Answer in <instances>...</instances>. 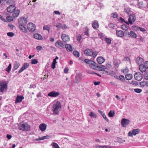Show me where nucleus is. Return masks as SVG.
Here are the masks:
<instances>
[{"instance_id": "obj_23", "label": "nucleus", "mask_w": 148, "mask_h": 148, "mask_svg": "<svg viewBox=\"0 0 148 148\" xmlns=\"http://www.w3.org/2000/svg\"><path fill=\"white\" fill-rule=\"evenodd\" d=\"M97 60L98 63L100 64H101L105 61L104 58L102 57H98L97 59Z\"/></svg>"}, {"instance_id": "obj_27", "label": "nucleus", "mask_w": 148, "mask_h": 148, "mask_svg": "<svg viewBox=\"0 0 148 148\" xmlns=\"http://www.w3.org/2000/svg\"><path fill=\"white\" fill-rule=\"evenodd\" d=\"M46 128V126L45 124L42 123L39 126V128L42 131L45 130Z\"/></svg>"}, {"instance_id": "obj_1", "label": "nucleus", "mask_w": 148, "mask_h": 148, "mask_svg": "<svg viewBox=\"0 0 148 148\" xmlns=\"http://www.w3.org/2000/svg\"><path fill=\"white\" fill-rule=\"evenodd\" d=\"M61 103L58 100L55 101L53 103L52 110L53 113L56 114H58L59 112L61 110Z\"/></svg>"}, {"instance_id": "obj_42", "label": "nucleus", "mask_w": 148, "mask_h": 148, "mask_svg": "<svg viewBox=\"0 0 148 148\" xmlns=\"http://www.w3.org/2000/svg\"><path fill=\"white\" fill-rule=\"evenodd\" d=\"M119 79L122 82H124L125 80L124 77L122 75H120L119 78Z\"/></svg>"}, {"instance_id": "obj_9", "label": "nucleus", "mask_w": 148, "mask_h": 148, "mask_svg": "<svg viewBox=\"0 0 148 148\" xmlns=\"http://www.w3.org/2000/svg\"><path fill=\"white\" fill-rule=\"evenodd\" d=\"M82 76L81 74H77L75 76L74 82L75 83H77L80 82L82 80Z\"/></svg>"}, {"instance_id": "obj_26", "label": "nucleus", "mask_w": 148, "mask_h": 148, "mask_svg": "<svg viewBox=\"0 0 148 148\" xmlns=\"http://www.w3.org/2000/svg\"><path fill=\"white\" fill-rule=\"evenodd\" d=\"M33 36L34 38L39 40H41L42 38V37L41 35L38 34H34Z\"/></svg>"}, {"instance_id": "obj_35", "label": "nucleus", "mask_w": 148, "mask_h": 148, "mask_svg": "<svg viewBox=\"0 0 148 148\" xmlns=\"http://www.w3.org/2000/svg\"><path fill=\"white\" fill-rule=\"evenodd\" d=\"M114 111H110L108 113L109 116L111 117H113L114 116Z\"/></svg>"}, {"instance_id": "obj_10", "label": "nucleus", "mask_w": 148, "mask_h": 148, "mask_svg": "<svg viewBox=\"0 0 148 148\" xmlns=\"http://www.w3.org/2000/svg\"><path fill=\"white\" fill-rule=\"evenodd\" d=\"M19 129L20 130L23 131H28L29 130L30 127L29 126L27 125L22 124L19 126Z\"/></svg>"}, {"instance_id": "obj_60", "label": "nucleus", "mask_w": 148, "mask_h": 148, "mask_svg": "<svg viewBox=\"0 0 148 148\" xmlns=\"http://www.w3.org/2000/svg\"><path fill=\"white\" fill-rule=\"evenodd\" d=\"M76 38L77 40L80 41L81 39V36L80 35H79L77 36Z\"/></svg>"}, {"instance_id": "obj_7", "label": "nucleus", "mask_w": 148, "mask_h": 148, "mask_svg": "<svg viewBox=\"0 0 148 148\" xmlns=\"http://www.w3.org/2000/svg\"><path fill=\"white\" fill-rule=\"evenodd\" d=\"M18 21L19 25H25L27 23V20L26 18L22 17L18 19Z\"/></svg>"}, {"instance_id": "obj_63", "label": "nucleus", "mask_w": 148, "mask_h": 148, "mask_svg": "<svg viewBox=\"0 0 148 148\" xmlns=\"http://www.w3.org/2000/svg\"><path fill=\"white\" fill-rule=\"evenodd\" d=\"M97 55V53L96 52H93L91 56H92L94 58H95Z\"/></svg>"}, {"instance_id": "obj_36", "label": "nucleus", "mask_w": 148, "mask_h": 148, "mask_svg": "<svg viewBox=\"0 0 148 148\" xmlns=\"http://www.w3.org/2000/svg\"><path fill=\"white\" fill-rule=\"evenodd\" d=\"M111 147L110 146L108 145H98L96 147V148H111Z\"/></svg>"}, {"instance_id": "obj_44", "label": "nucleus", "mask_w": 148, "mask_h": 148, "mask_svg": "<svg viewBox=\"0 0 148 148\" xmlns=\"http://www.w3.org/2000/svg\"><path fill=\"white\" fill-rule=\"evenodd\" d=\"M31 61V63L32 64H36L38 62V61L36 59H32Z\"/></svg>"}, {"instance_id": "obj_25", "label": "nucleus", "mask_w": 148, "mask_h": 148, "mask_svg": "<svg viewBox=\"0 0 148 148\" xmlns=\"http://www.w3.org/2000/svg\"><path fill=\"white\" fill-rule=\"evenodd\" d=\"M24 25H19V28L20 30L22 32L24 33H26L27 32V29L24 26Z\"/></svg>"}, {"instance_id": "obj_50", "label": "nucleus", "mask_w": 148, "mask_h": 148, "mask_svg": "<svg viewBox=\"0 0 148 148\" xmlns=\"http://www.w3.org/2000/svg\"><path fill=\"white\" fill-rule=\"evenodd\" d=\"M125 12L126 14H127L128 15H129L130 14V13L131 11L129 9L127 8H125Z\"/></svg>"}, {"instance_id": "obj_3", "label": "nucleus", "mask_w": 148, "mask_h": 148, "mask_svg": "<svg viewBox=\"0 0 148 148\" xmlns=\"http://www.w3.org/2000/svg\"><path fill=\"white\" fill-rule=\"evenodd\" d=\"M84 61L86 63L88 64L89 65V66L91 68L94 69H95L97 64H96L92 60H89L87 59H85Z\"/></svg>"}, {"instance_id": "obj_34", "label": "nucleus", "mask_w": 148, "mask_h": 148, "mask_svg": "<svg viewBox=\"0 0 148 148\" xmlns=\"http://www.w3.org/2000/svg\"><path fill=\"white\" fill-rule=\"evenodd\" d=\"M104 40L108 45H109L111 43L112 40L110 38H105Z\"/></svg>"}, {"instance_id": "obj_46", "label": "nucleus", "mask_w": 148, "mask_h": 148, "mask_svg": "<svg viewBox=\"0 0 148 148\" xmlns=\"http://www.w3.org/2000/svg\"><path fill=\"white\" fill-rule=\"evenodd\" d=\"M46 136L42 137H39L38 138L36 139V140L38 141L39 140H41L43 139H46Z\"/></svg>"}, {"instance_id": "obj_32", "label": "nucleus", "mask_w": 148, "mask_h": 148, "mask_svg": "<svg viewBox=\"0 0 148 148\" xmlns=\"http://www.w3.org/2000/svg\"><path fill=\"white\" fill-rule=\"evenodd\" d=\"M140 85L142 87H143L145 86H147V82L143 81L140 82Z\"/></svg>"}, {"instance_id": "obj_57", "label": "nucleus", "mask_w": 148, "mask_h": 148, "mask_svg": "<svg viewBox=\"0 0 148 148\" xmlns=\"http://www.w3.org/2000/svg\"><path fill=\"white\" fill-rule=\"evenodd\" d=\"M112 16L114 18H116L117 17V15L116 13H113L112 14Z\"/></svg>"}, {"instance_id": "obj_17", "label": "nucleus", "mask_w": 148, "mask_h": 148, "mask_svg": "<svg viewBox=\"0 0 148 148\" xmlns=\"http://www.w3.org/2000/svg\"><path fill=\"white\" fill-rule=\"evenodd\" d=\"M24 98L23 96L18 95L16 99V103H17L21 102Z\"/></svg>"}, {"instance_id": "obj_43", "label": "nucleus", "mask_w": 148, "mask_h": 148, "mask_svg": "<svg viewBox=\"0 0 148 148\" xmlns=\"http://www.w3.org/2000/svg\"><path fill=\"white\" fill-rule=\"evenodd\" d=\"M11 68V64H10L6 68V71L8 72H9L10 71Z\"/></svg>"}, {"instance_id": "obj_12", "label": "nucleus", "mask_w": 148, "mask_h": 148, "mask_svg": "<svg viewBox=\"0 0 148 148\" xmlns=\"http://www.w3.org/2000/svg\"><path fill=\"white\" fill-rule=\"evenodd\" d=\"M129 123L130 121L128 119H123L121 120V125L122 127H125L129 124Z\"/></svg>"}, {"instance_id": "obj_14", "label": "nucleus", "mask_w": 148, "mask_h": 148, "mask_svg": "<svg viewBox=\"0 0 148 148\" xmlns=\"http://www.w3.org/2000/svg\"><path fill=\"white\" fill-rule=\"evenodd\" d=\"M15 9L16 7L14 5H11L7 8L8 12L10 13L13 12Z\"/></svg>"}, {"instance_id": "obj_11", "label": "nucleus", "mask_w": 148, "mask_h": 148, "mask_svg": "<svg viewBox=\"0 0 148 148\" xmlns=\"http://www.w3.org/2000/svg\"><path fill=\"white\" fill-rule=\"evenodd\" d=\"M107 69L103 65H100V66H99L97 64L94 69L99 71H105V69Z\"/></svg>"}, {"instance_id": "obj_45", "label": "nucleus", "mask_w": 148, "mask_h": 148, "mask_svg": "<svg viewBox=\"0 0 148 148\" xmlns=\"http://www.w3.org/2000/svg\"><path fill=\"white\" fill-rule=\"evenodd\" d=\"M138 6L139 8H141L143 7V2L142 1H138Z\"/></svg>"}, {"instance_id": "obj_2", "label": "nucleus", "mask_w": 148, "mask_h": 148, "mask_svg": "<svg viewBox=\"0 0 148 148\" xmlns=\"http://www.w3.org/2000/svg\"><path fill=\"white\" fill-rule=\"evenodd\" d=\"M7 89V84L4 81L0 82V91L3 92Z\"/></svg>"}, {"instance_id": "obj_56", "label": "nucleus", "mask_w": 148, "mask_h": 148, "mask_svg": "<svg viewBox=\"0 0 148 148\" xmlns=\"http://www.w3.org/2000/svg\"><path fill=\"white\" fill-rule=\"evenodd\" d=\"M132 29L135 31H137L139 29V27H138L136 26H133L132 27Z\"/></svg>"}, {"instance_id": "obj_28", "label": "nucleus", "mask_w": 148, "mask_h": 148, "mask_svg": "<svg viewBox=\"0 0 148 148\" xmlns=\"http://www.w3.org/2000/svg\"><path fill=\"white\" fill-rule=\"evenodd\" d=\"M128 34L130 35V36L133 38H136V35L135 33L132 31L130 32V33H128Z\"/></svg>"}, {"instance_id": "obj_52", "label": "nucleus", "mask_w": 148, "mask_h": 148, "mask_svg": "<svg viewBox=\"0 0 148 148\" xmlns=\"http://www.w3.org/2000/svg\"><path fill=\"white\" fill-rule=\"evenodd\" d=\"M89 116L91 117H96V116L95 114L93 112H91L89 114Z\"/></svg>"}, {"instance_id": "obj_29", "label": "nucleus", "mask_w": 148, "mask_h": 148, "mask_svg": "<svg viewBox=\"0 0 148 148\" xmlns=\"http://www.w3.org/2000/svg\"><path fill=\"white\" fill-rule=\"evenodd\" d=\"M126 79L128 80L131 79L132 77V75L131 74H126L125 76Z\"/></svg>"}, {"instance_id": "obj_13", "label": "nucleus", "mask_w": 148, "mask_h": 148, "mask_svg": "<svg viewBox=\"0 0 148 148\" xmlns=\"http://www.w3.org/2000/svg\"><path fill=\"white\" fill-rule=\"evenodd\" d=\"M60 93L59 92L53 91L49 93L48 94V96L51 97H56L60 95Z\"/></svg>"}, {"instance_id": "obj_21", "label": "nucleus", "mask_w": 148, "mask_h": 148, "mask_svg": "<svg viewBox=\"0 0 148 148\" xmlns=\"http://www.w3.org/2000/svg\"><path fill=\"white\" fill-rule=\"evenodd\" d=\"M116 33V35L119 37H121L124 35V32L122 30H117Z\"/></svg>"}, {"instance_id": "obj_58", "label": "nucleus", "mask_w": 148, "mask_h": 148, "mask_svg": "<svg viewBox=\"0 0 148 148\" xmlns=\"http://www.w3.org/2000/svg\"><path fill=\"white\" fill-rule=\"evenodd\" d=\"M103 117V118L107 121H109V120L107 118V117L106 116V115L104 114H102Z\"/></svg>"}, {"instance_id": "obj_19", "label": "nucleus", "mask_w": 148, "mask_h": 148, "mask_svg": "<svg viewBox=\"0 0 148 148\" xmlns=\"http://www.w3.org/2000/svg\"><path fill=\"white\" fill-rule=\"evenodd\" d=\"M136 63L139 65L143 63L144 62V60L143 59L140 57H138L136 59Z\"/></svg>"}, {"instance_id": "obj_16", "label": "nucleus", "mask_w": 148, "mask_h": 148, "mask_svg": "<svg viewBox=\"0 0 148 148\" xmlns=\"http://www.w3.org/2000/svg\"><path fill=\"white\" fill-rule=\"evenodd\" d=\"M61 38L64 42L68 41L70 40V38L69 36L66 34H62L61 36Z\"/></svg>"}, {"instance_id": "obj_61", "label": "nucleus", "mask_w": 148, "mask_h": 148, "mask_svg": "<svg viewBox=\"0 0 148 148\" xmlns=\"http://www.w3.org/2000/svg\"><path fill=\"white\" fill-rule=\"evenodd\" d=\"M14 1L13 0H8L7 1V3L8 4H12L13 3Z\"/></svg>"}, {"instance_id": "obj_20", "label": "nucleus", "mask_w": 148, "mask_h": 148, "mask_svg": "<svg viewBox=\"0 0 148 148\" xmlns=\"http://www.w3.org/2000/svg\"><path fill=\"white\" fill-rule=\"evenodd\" d=\"M139 69L142 72H144L146 71L147 69L144 65L140 64L139 66Z\"/></svg>"}, {"instance_id": "obj_40", "label": "nucleus", "mask_w": 148, "mask_h": 148, "mask_svg": "<svg viewBox=\"0 0 148 148\" xmlns=\"http://www.w3.org/2000/svg\"><path fill=\"white\" fill-rule=\"evenodd\" d=\"M29 66V64L27 63H25L22 66V67H23V68L25 69H27Z\"/></svg>"}, {"instance_id": "obj_55", "label": "nucleus", "mask_w": 148, "mask_h": 148, "mask_svg": "<svg viewBox=\"0 0 148 148\" xmlns=\"http://www.w3.org/2000/svg\"><path fill=\"white\" fill-rule=\"evenodd\" d=\"M42 47L40 46H37L36 47V49L38 52L40 51L42 49Z\"/></svg>"}, {"instance_id": "obj_53", "label": "nucleus", "mask_w": 148, "mask_h": 148, "mask_svg": "<svg viewBox=\"0 0 148 148\" xmlns=\"http://www.w3.org/2000/svg\"><path fill=\"white\" fill-rule=\"evenodd\" d=\"M36 87V85L35 84H31L30 85L29 88L30 89L31 88H34Z\"/></svg>"}, {"instance_id": "obj_47", "label": "nucleus", "mask_w": 148, "mask_h": 148, "mask_svg": "<svg viewBox=\"0 0 148 148\" xmlns=\"http://www.w3.org/2000/svg\"><path fill=\"white\" fill-rule=\"evenodd\" d=\"M130 84L134 86H137L138 85V83L136 81H132L130 82Z\"/></svg>"}, {"instance_id": "obj_4", "label": "nucleus", "mask_w": 148, "mask_h": 148, "mask_svg": "<svg viewBox=\"0 0 148 148\" xmlns=\"http://www.w3.org/2000/svg\"><path fill=\"white\" fill-rule=\"evenodd\" d=\"M136 19V17L135 15L134 14H131L129 16V17L128 19V22H127L126 23L129 25V23L132 24L133 22H134Z\"/></svg>"}, {"instance_id": "obj_5", "label": "nucleus", "mask_w": 148, "mask_h": 148, "mask_svg": "<svg viewBox=\"0 0 148 148\" xmlns=\"http://www.w3.org/2000/svg\"><path fill=\"white\" fill-rule=\"evenodd\" d=\"M55 44L56 47L60 49H63L64 48L65 44L61 40H58Z\"/></svg>"}, {"instance_id": "obj_39", "label": "nucleus", "mask_w": 148, "mask_h": 148, "mask_svg": "<svg viewBox=\"0 0 148 148\" xmlns=\"http://www.w3.org/2000/svg\"><path fill=\"white\" fill-rule=\"evenodd\" d=\"M56 26L58 29H60L62 27V25L61 23H58L56 24Z\"/></svg>"}, {"instance_id": "obj_38", "label": "nucleus", "mask_w": 148, "mask_h": 148, "mask_svg": "<svg viewBox=\"0 0 148 148\" xmlns=\"http://www.w3.org/2000/svg\"><path fill=\"white\" fill-rule=\"evenodd\" d=\"M6 18L8 21V22L12 21L13 20L12 17L10 16H7Z\"/></svg>"}, {"instance_id": "obj_30", "label": "nucleus", "mask_w": 148, "mask_h": 148, "mask_svg": "<svg viewBox=\"0 0 148 148\" xmlns=\"http://www.w3.org/2000/svg\"><path fill=\"white\" fill-rule=\"evenodd\" d=\"M128 27V25L125 24L121 26V28L122 29L125 30L126 31L130 29Z\"/></svg>"}, {"instance_id": "obj_49", "label": "nucleus", "mask_w": 148, "mask_h": 148, "mask_svg": "<svg viewBox=\"0 0 148 148\" xmlns=\"http://www.w3.org/2000/svg\"><path fill=\"white\" fill-rule=\"evenodd\" d=\"M7 35L9 37H12L14 36V34L12 32H9L7 33Z\"/></svg>"}, {"instance_id": "obj_51", "label": "nucleus", "mask_w": 148, "mask_h": 148, "mask_svg": "<svg viewBox=\"0 0 148 148\" xmlns=\"http://www.w3.org/2000/svg\"><path fill=\"white\" fill-rule=\"evenodd\" d=\"M53 146L54 148H60L58 144L55 143H53Z\"/></svg>"}, {"instance_id": "obj_31", "label": "nucleus", "mask_w": 148, "mask_h": 148, "mask_svg": "<svg viewBox=\"0 0 148 148\" xmlns=\"http://www.w3.org/2000/svg\"><path fill=\"white\" fill-rule=\"evenodd\" d=\"M120 63V60H115L114 62V65L117 67H118Z\"/></svg>"}, {"instance_id": "obj_62", "label": "nucleus", "mask_w": 148, "mask_h": 148, "mask_svg": "<svg viewBox=\"0 0 148 148\" xmlns=\"http://www.w3.org/2000/svg\"><path fill=\"white\" fill-rule=\"evenodd\" d=\"M99 35L101 39H103L104 38V36L103 34L101 33H99Z\"/></svg>"}, {"instance_id": "obj_33", "label": "nucleus", "mask_w": 148, "mask_h": 148, "mask_svg": "<svg viewBox=\"0 0 148 148\" xmlns=\"http://www.w3.org/2000/svg\"><path fill=\"white\" fill-rule=\"evenodd\" d=\"M140 130L138 129H134L132 130V132L134 135H136V134L139 133Z\"/></svg>"}, {"instance_id": "obj_8", "label": "nucleus", "mask_w": 148, "mask_h": 148, "mask_svg": "<svg viewBox=\"0 0 148 148\" xmlns=\"http://www.w3.org/2000/svg\"><path fill=\"white\" fill-rule=\"evenodd\" d=\"M27 29L30 31L33 32L35 29V25L32 23H29L27 25Z\"/></svg>"}, {"instance_id": "obj_24", "label": "nucleus", "mask_w": 148, "mask_h": 148, "mask_svg": "<svg viewBox=\"0 0 148 148\" xmlns=\"http://www.w3.org/2000/svg\"><path fill=\"white\" fill-rule=\"evenodd\" d=\"M12 13V16L14 18L17 17L19 15L20 13V10L18 9L15 10H14Z\"/></svg>"}, {"instance_id": "obj_48", "label": "nucleus", "mask_w": 148, "mask_h": 148, "mask_svg": "<svg viewBox=\"0 0 148 148\" xmlns=\"http://www.w3.org/2000/svg\"><path fill=\"white\" fill-rule=\"evenodd\" d=\"M134 91L136 92L139 93L142 91V90L139 88H136L134 90Z\"/></svg>"}, {"instance_id": "obj_15", "label": "nucleus", "mask_w": 148, "mask_h": 148, "mask_svg": "<svg viewBox=\"0 0 148 148\" xmlns=\"http://www.w3.org/2000/svg\"><path fill=\"white\" fill-rule=\"evenodd\" d=\"M84 53L87 56H91L93 53V51L91 49H86L84 51Z\"/></svg>"}, {"instance_id": "obj_54", "label": "nucleus", "mask_w": 148, "mask_h": 148, "mask_svg": "<svg viewBox=\"0 0 148 148\" xmlns=\"http://www.w3.org/2000/svg\"><path fill=\"white\" fill-rule=\"evenodd\" d=\"M73 26H77L79 25V23L76 21H73Z\"/></svg>"}, {"instance_id": "obj_41", "label": "nucleus", "mask_w": 148, "mask_h": 148, "mask_svg": "<svg viewBox=\"0 0 148 148\" xmlns=\"http://www.w3.org/2000/svg\"><path fill=\"white\" fill-rule=\"evenodd\" d=\"M73 54L74 56L77 57H78L79 56V53L78 51H74L73 52Z\"/></svg>"}, {"instance_id": "obj_64", "label": "nucleus", "mask_w": 148, "mask_h": 148, "mask_svg": "<svg viewBox=\"0 0 148 148\" xmlns=\"http://www.w3.org/2000/svg\"><path fill=\"white\" fill-rule=\"evenodd\" d=\"M144 65L146 69H148V61H146Z\"/></svg>"}, {"instance_id": "obj_59", "label": "nucleus", "mask_w": 148, "mask_h": 148, "mask_svg": "<svg viewBox=\"0 0 148 148\" xmlns=\"http://www.w3.org/2000/svg\"><path fill=\"white\" fill-rule=\"evenodd\" d=\"M109 27L110 28H113L115 27V25L113 23H110L109 25Z\"/></svg>"}, {"instance_id": "obj_18", "label": "nucleus", "mask_w": 148, "mask_h": 148, "mask_svg": "<svg viewBox=\"0 0 148 148\" xmlns=\"http://www.w3.org/2000/svg\"><path fill=\"white\" fill-rule=\"evenodd\" d=\"M92 26L94 29H97L99 27V24L98 21L95 20L92 22Z\"/></svg>"}, {"instance_id": "obj_6", "label": "nucleus", "mask_w": 148, "mask_h": 148, "mask_svg": "<svg viewBox=\"0 0 148 148\" xmlns=\"http://www.w3.org/2000/svg\"><path fill=\"white\" fill-rule=\"evenodd\" d=\"M134 77L136 80L140 81L143 79V75L140 72H137L134 74Z\"/></svg>"}, {"instance_id": "obj_37", "label": "nucleus", "mask_w": 148, "mask_h": 148, "mask_svg": "<svg viewBox=\"0 0 148 148\" xmlns=\"http://www.w3.org/2000/svg\"><path fill=\"white\" fill-rule=\"evenodd\" d=\"M20 64L19 63L15 62L14 66V68L15 70L17 69L19 66Z\"/></svg>"}, {"instance_id": "obj_22", "label": "nucleus", "mask_w": 148, "mask_h": 148, "mask_svg": "<svg viewBox=\"0 0 148 148\" xmlns=\"http://www.w3.org/2000/svg\"><path fill=\"white\" fill-rule=\"evenodd\" d=\"M65 48L66 49V50L68 51H71L73 50L72 47L70 45L65 44L64 46V48Z\"/></svg>"}]
</instances>
